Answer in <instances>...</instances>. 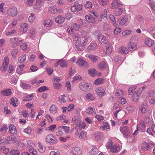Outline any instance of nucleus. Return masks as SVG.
Listing matches in <instances>:
<instances>
[{
  "mask_svg": "<svg viewBox=\"0 0 155 155\" xmlns=\"http://www.w3.org/2000/svg\"><path fill=\"white\" fill-rule=\"evenodd\" d=\"M45 140L47 143L51 145L56 144L58 142L56 137L52 134L48 135L46 137Z\"/></svg>",
  "mask_w": 155,
  "mask_h": 155,
  "instance_id": "1",
  "label": "nucleus"
},
{
  "mask_svg": "<svg viewBox=\"0 0 155 155\" xmlns=\"http://www.w3.org/2000/svg\"><path fill=\"white\" fill-rule=\"evenodd\" d=\"M10 41L11 43L13 44L12 46L13 48L18 46L23 41L22 39L18 37L11 38L10 39Z\"/></svg>",
  "mask_w": 155,
  "mask_h": 155,
  "instance_id": "2",
  "label": "nucleus"
},
{
  "mask_svg": "<svg viewBox=\"0 0 155 155\" xmlns=\"http://www.w3.org/2000/svg\"><path fill=\"white\" fill-rule=\"evenodd\" d=\"M18 13L17 8L15 7H12L7 9L6 13L8 16L14 17L16 16Z\"/></svg>",
  "mask_w": 155,
  "mask_h": 155,
  "instance_id": "3",
  "label": "nucleus"
},
{
  "mask_svg": "<svg viewBox=\"0 0 155 155\" xmlns=\"http://www.w3.org/2000/svg\"><path fill=\"white\" fill-rule=\"evenodd\" d=\"M120 129L125 137H127L130 136V132L127 127H121Z\"/></svg>",
  "mask_w": 155,
  "mask_h": 155,
  "instance_id": "4",
  "label": "nucleus"
},
{
  "mask_svg": "<svg viewBox=\"0 0 155 155\" xmlns=\"http://www.w3.org/2000/svg\"><path fill=\"white\" fill-rule=\"evenodd\" d=\"M82 8V5L77 2H75L73 6L71 8L72 12H75L76 11H79L81 10Z\"/></svg>",
  "mask_w": 155,
  "mask_h": 155,
  "instance_id": "5",
  "label": "nucleus"
},
{
  "mask_svg": "<svg viewBox=\"0 0 155 155\" xmlns=\"http://www.w3.org/2000/svg\"><path fill=\"white\" fill-rule=\"evenodd\" d=\"M9 63V59L7 57H5L3 61V64L0 67V70L3 72L6 71L8 68Z\"/></svg>",
  "mask_w": 155,
  "mask_h": 155,
  "instance_id": "6",
  "label": "nucleus"
},
{
  "mask_svg": "<svg viewBox=\"0 0 155 155\" xmlns=\"http://www.w3.org/2000/svg\"><path fill=\"white\" fill-rule=\"evenodd\" d=\"M146 125L145 122L143 121H140L137 126V130L140 132H144L145 131Z\"/></svg>",
  "mask_w": 155,
  "mask_h": 155,
  "instance_id": "7",
  "label": "nucleus"
},
{
  "mask_svg": "<svg viewBox=\"0 0 155 155\" xmlns=\"http://www.w3.org/2000/svg\"><path fill=\"white\" fill-rule=\"evenodd\" d=\"M81 149L78 147H74L71 152V155H79L82 153Z\"/></svg>",
  "mask_w": 155,
  "mask_h": 155,
  "instance_id": "8",
  "label": "nucleus"
},
{
  "mask_svg": "<svg viewBox=\"0 0 155 155\" xmlns=\"http://www.w3.org/2000/svg\"><path fill=\"white\" fill-rule=\"evenodd\" d=\"M128 19L127 16L126 15L120 18L117 21V25L119 26L123 25L127 21Z\"/></svg>",
  "mask_w": 155,
  "mask_h": 155,
  "instance_id": "9",
  "label": "nucleus"
},
{
  "mask_svg": "<svg viewBox=\"0 0 155 155\" xmlns=\"http://www.w3.org/2000/svg\"><path fill=\"white\" fill-rule=\"evenodd\" d=\"M90 85L85 82H82L79 84L80 89L83 91H85L90 87Z\"/></svg>",
  "mask_w": 155,
  "mask_h": 155,
  "instance_id": "10",
  "label": "nucleus"
},
{
  "mask_svg": "<svg viewBox=\"0 0 155 155\" xmlns=\"http://www.w3.org/2000/svg\"><path fill=\"white\" fill-rule=\"evenodd\" d=\"M72 121L75 124V125H78L80 123L81 124H82L83 125L81 128H84L85 127L86 125L83 122H80L79 118L77 117H74L72 119Z\"/></svg>",
  "mask_w": 155,
  "mask_h": 155,
  "instance_id": "11",
  "label": "nucleus"
},
{
  "mask_svg": "<svg viewBox=\"0 0 155 155\" xmlns=\"http://www.w3.org/2000/svg\"><path fill=\"white\" fill-rule=\"evenodd\" d=\"M86 113L88 114L93 116L96 113L95 108L93 107H87L86 110Z\"/></svg>",
  "mask_w": 155,
  "mask_h": 155,
  "instance_id": "12",
  "label": "nucleus"
},
{
  "mask_svg": "<svg viewBox=\"0 0 155 155\" xmlns=\"http://www.w3.org/2000/svg\"><path fill=\"white\" fill-rule=\"evenodd\" d=\"M141 93L140 89L136 91L132 96V100L133 101L136 102L140 98Z\"/></svg>",
  "mask_w": 155,
  "mask_h": 155,
  "instance_id": "13",
  "label": "nucleus"
},
{
  "mask_svg": "<svg viewBox=\"0 0 155 155\" xmlns=\"http://www.w3.org/2000/svg\"><path fill=\"white\" fill-rule=\"evenodd\" d=\"M95 91L96 94L99 96H102L105 94L104 89L102 87H98Z\"/></svg>",
  "mask_w": 155,
  "mask_h": 155,
  "instance_id": "14",
  "label": "nucleus"
},
{
  "mask_svg": "<svg viewBox=\"0 0 155 155\" xmlns=\"http://www.w3.org/2000/svg\"><path fill=\"white\" fill-rule=\"evenodd\" d=\"M84 45H83L82 43H81V41H78L76 42L74 48H76L77 51H79L82 50L84 48Z\"/></svg>",
  "mask_w": 155,
  "mask_h": 155,
  "instance_id": "15",
  "label": "nucleus"
},
{
  "mask_svg": "<svg viewBox=\"0 0 155 155\" xmlns=\"http://www.w3.org/2000/svg\"><path fill=\"white\" fill-rule=\"evenodd\" d=\"M28 25L25 23H22L21 24L20 26V30L24 33H25L28 30Z\"/></svg>",
  "mask_w": 155,
  "mask_h": 155,
  "instance_id": "16",
  "label": "nucleus"
},
{
  "mask_svg": "<svg viewBox=\"0 0 155 155\" xmlns=\"http://www.w3.org/2000/svg\"><path fill=\"white\" fill-rule=\"evenodd\" d=\"M103 137V134L100 132L97 131L94 132L93 134V137L95 140L97 141L100 140Z\"/></svg>",
  "mask_w": 155,
  "mask_h": 155,
  "instance_id": "17",
  "label": "nucleus"
},
{
  "mask_svg": "<svg viewBox=\"0 0 155 155\" xmlns=\"http://www.w3.org/2000/svg\"><path fill=\"white\" fill-rule=\"evenodd\" d=\"M111 6L110 8L114 9L117 7H121L122 5V4L118 2L116 0H114L111 4Z\"/></svg>",
  "mask_w": 155,
  "mask_h": 155,
  "instance_id": "18",
  "label": "nucleus"
},
{
  "mask_svg": "<svg viewBox=\"0 0 155 155\" xmlns=\"http://www.w3.org/2000/svg\"><path fill=\"white\" fill-rule=\"evenodd\" d=\"M99 42L101 44L106 43L107 38L106 37L102 34L99 35L98 37L97 38Z\"/></svg>",
  "mask_w": 155,
  "mask_h": 155,
  "instance_id": "19",
  "label": "nucleus"
},
{
  "mask_svg": "<svg viewBox=\"0 0 155 155\" xmlns=\"http://www.w3.org/2000/svg\"><path fill=\"white\" fill-rule=\"evenodd\" d=\"M77 63L81 66L87 67L88 65L86 61L81 58L77 60Z\"/></svg>",
  "mask_w": 155,
  "mask_h": 155,
  "instance_id": "20",
  "label": "nucleus"
},
{
  "mask_svg": "<svg viewBox=\"0 0 155 155\" xmlns=\"http://www.w3.org/2000/svg\"><path fill=\"white\" fill-rule=\"evenodd\" d=\"M58 129H61L64 133V135L69 133L70 131V127L68 126H61L59 127Z\"/></svg>",
  "mask_w": 155,
  "mask_h": 155,
  "instance_id": "21",
  "label": "nucleus"
},
{
  "mask_svg": "<svg viewBox=\"0 0 155 155\" xmlns=\"http://www.w3.org/2000/svg\"><path fill=\"white\" fill-rule=\"evenodd\" d=\"M53 23L52 20L50 19H47L44 21L43 22V25L46 27H50Z\"/></svg>",
  "mask_w": 155,
  "mask_h": 155,
  "instance_id": "22",
  "label": "nucleus"
},
{
  "mask_svg": "<svg viewBox=\"0 0 155 155\" xmlns=\"http://www.w3.org/2000/svg\"><path fill=\"white\" fill-rule=\"evenodd\" d=\"M1 93L2 95L9 96L11 94L12 92L11 89L8 88L2 90L1 91Z\"/></svg>",
  "mask_w": 155,
  "mask_h": 155,
  "instance_id": "23",
  "label": "nucleus"
},
{
  "mask_svg": "<svg viewBox=\"0 0 155 155\" xmlns=\"http://www.w3.org/2000/svg\"><path fill=\"white\" fill-rule=\"evenodd\" d=\"M107 66V65L104 61H102L99 63L97 65V68L101 70H102L105 68Z\"/></svg>",
  "mask_w": 155,
  "mask_h": 155,
  "instance_id": "24",
  "label": "nucleus"
},
{
  "mask_svg": "<svg viewBox=\"0 0 155 155\" xmlns=\"http://www.w3.org/2000/svg\"><path fill=\"white\" fill-rule=\"evenodd\" d=\"M124 92L123 91L120 89H118L116 92L115 93V96L116 97L118 98L122 97L124 96Z\"/></svg>",
  "mask_w": 155,
  "mask_h": 155,
  "instance_id": "25",
  "label": "nucleus"
},
{
  "mask_svg": "<svg viewBox=\"0 0 155 155\" xmlns=\"http://www.w3.org/2000/svg\"><path fill=\"white\" fill-rule=\"evenodd\" d=\"M60 10L58 9L56 6H52L48 9V12L54 14L58 12H59Z\"/></svg>",
  "mask_w": 155,
  "mask_h": 155,
  "instance_id": "26",
  "label": "nucleus"
},
{
  "mask_svg": "<svg viewBox=\"0 0 155 155\" xmlns=\"http://www.w3.org/2000/svg\"><path fill=\"white\" fill-rule=\"evenodd\" d=\"M97 45L96 42H92L88 46L87 49L88 51H90L96 49Z\"/></svg>",
  "mask_w": 155,
  "mask_h": 155,
  "instance_id": "27",
  "label": "nucleus"
},
{
  "mask_svg": "<svg viewBox=\"0 0 155 155\" xmlns=\"http://www.w3.org/2000/svg\"><path fill=\"white\" fill-rule=\"evenodd\" d=\"M60 64L61 66L62 67H67V66L66 62L63 60H60L57 61L55 65L56 66Z\"/></svg>",
  "mask_w": 155,
  "mask_h": 155,
  "instance_id": "28",
  "label": "nucleus"
},
{
  "mask_svg": "<svg viewBox=\"0 0 155 155\" xmlns=\"http://www.w3.org/2000/svg\"><path fill=\"white\" fill-rule=\"evenodd\" d=\"M128 48L130 51H133L137 48L135 44L133 42H130L128 44Z\"/></svg>",
  "mask_w": 155,
  "mask_h": 155,
  "instance_id": "29",
  "label": "nucleus"
},
{
  "mask_svg": "<svg viewBox=\"0 0 155 155\" xmlns=\"http://www.w3.org/2000/svg\"><path fill=\"white\" fill-rule=\"evenodd\" d=\"M154 44V41L148 38L145 39V44L148 46H151Z\"/></svg>",
  "mask_w": 155,
  "mask_h": 155,
  "instance_id": "30",
  "label": "nucleus"
},
{
  "mask_svg": "<svg viewBox=\"0 0 155 155\" xmlns=\"http://www.w3.org/2000/svg\"><path fill=\"white\" fill-rule=\"evenodd\" d=\"M64 17L59 15L55 18V21L56 23L61 24L64 21Z\"/></svg>",
  "mask_w": 155,
  "mask_h": 155,
  "instance_id": "31",
  "label": "nucleus"
},
{
  "mask_svg": "<svg viewBox=\"0 0 155 155\" xmlns=\"http://www.w3.org/2000/svg\"><path fill=\"white\" fill-rule=\"evenodd\" d=\"M119 51L122 54H127L128 53V49L126 47L122 46L119 49Z\"/></svg>",
  "mask_w": 155,
  "mask_h": 155,
  "instance_id": "32",
  "label": "nucleus"
},
{
  "mask_svg": "<svg viewBox=\"0 0 155 155\" xmlns=\"http://www.w3.org/2000/svg\"><path fill=\"white\" fill-rule=\"evenodd\" d=\"M9 130L11 134H16L17 133L16 127L12 124H11L9 126Z\"/></svg>",
  "mask_w": 155,
  "mask_h": 155,
  "instance_id": "33",
  "label": "nucleus"
},
{
  "mask_svg": "<svg viewBox=\"0 0 155 155\" xmlns=\"http://www.w3.org/2000/svg\"><path fill=\"white\" fill-rule=\"evenodd\" d=\"M10 103L14 107H17L18 105V102L17 99L15 97L12 98L10 100Z\"/></svg>",
  "mask_w": 155,
  "mask_h": 155,
  "instance_id": "34",
  "label": "nucleus"
},
{
  "mask_svg": "<svg viewBox=\"0 0 155 155\" xmlns=\"http://www.w3.org/2000/svg\"><path fill=\"white\" fill-rule=\"evenodd\" d=\"M150 144L148 143L144 142L141 145V147L143 150H148L150 147Z\"/></svg>",
  "mask_w": 155,
  "mask_h": 155,
  "instance_id": "35",
  "label": "nucleus"
},
{
  "mask_svg": "<svg viewBox=\"0 0 155 155\" xmlns=\"http://www.w3.org/2000/svg\"><path fill=\"white\" fill-rule=\"evenodd\" d=\"M125 9L123 8H117L116 9L115 14L117 16L120 15L124 12Z\"/></svg>",
  "mask_w": 155,
  "mask_h": 155,
  "instance_id": "36",
  "label": "nucleus"
},
{
  "mask_svg": "<svg viewBox=\"0 0 155 155\" xmlns=\"http://www.w3.org/2000/svg\"><path fill=\"white\" fill-rule=\"evenodd\" d=\"M49 111L51 113L54 114L57 112V108L55 105H52L50 107Z\"/></svg>",
  "mask_w": 155,
  "mask_h": 155,
  "instance_id": "37",
  "label": "nucleus"
},
{
  "mask_svg": "<svg viewBox=\"0 0 155 155\" xmlns=\"http://www.w3.org/2000/svg\"><path fill=\"white\" fill-rule=\"evenodd\" d=\"M89 59L93 62H94L97 61L98 58L95 55L90 54L88 56Z\"/></svg>",
  "mask_w": 155,
  "mask_h": 155,
  "instance_id": "38",
  "label": "nucleus"
},
{
  "mask_svg": "<svg viewBox=\"0 0 155 155\" xmlns=\"http://www.w3.org/2000/svg\"><path fill=\"white\" fill-rule=\"evenodd\" d=\"M6 143L8 144L15 141V138L12 136H10L8 137L5 140Z\"/></svg>",
  "mask_w": 155,
  "mask_h": 155,
  "instance_id": "39",
  "label": "nucleus"
},
{
  "mask_svg": "<svg viewBox=\"0 0 155 155\" xmlns=\"http://www.w3.org/2000/svg\"><path fill=\"white\" fill-rule=\"evenodd\" d=\"M26 54H23L19 58L18 61L21 63H25L26 60Z\"/></svg>",
  "mask_w": 155,
  "mask_h": 155,
  "instance_id": "40",
  "label": "nucleus"
},
{
  "mask_svg": "<svg viewBox=\"0 0 155 155\" xmlns=\"http://www.w3.org/2000/svg\"><path fill=\"white\" fill-rule=\"evenodd\" d=\"M85 19L87 20L88 21L89 23H93L95 22V19L96 18H94L93 17H91L89 16V15H86L85 16Z\"/></svg>",
  "mask_w": 155,
  "mask_h": 155,
  "instance_id": "41",
  "label": "nucleus"
},
{
  "mask_svg": "<svg viewBox=\"0 0 155 155\" xmlns=\"http://www.w3.org/2000/svg\"><path fill=\"white\" fill-rule=\"evenodd\" d=\"M96 72V70L94 68L90 69L88 70L89 74L92 77H94L95 76Z\"/></svg>",
  "mask_w": 155,
  "mask_h": 155,
  "instance_id": "42",
  "label": "nucleus"
},
{
  "mask_svg": "<svg viewBox=\"0 0 155 155\" xmlns=\"http://www.w3.org/2000/svg\"><path fill=\"white\" fill-rule=\"evenodd\" d=\"M149 2L150 7L155 11V0H149Z\"/></svg>",
  "mask_w": 155,
  "mask_h": 155,
  "instance_id": "43",
  "label": "nucleus"
},
{
  "mask_svg": "<svg viewBox=\"0 0 155 155\" xmlns=\"http://www.w3.org/2000/svg\"><path fill=\"white\" fill-rule=\"evenodd\" d=\"M24 66L25 65L24 64L19 65L18 67L16 69L17 72L18 74H22V71L23 70V68Z\"/></svg>",
  "mask_w": 155,
  "mask_h": 155,
  "instance_id": "44",
  "label": "nucleus"
},
{
  "mask_svg": "<svg viewBox=\"0 0 155 155\" xmlns=\"http://www.w3.org/2000/svg\"><path fill=\"white\" fill-rule=\"evenodd\" d=\"M110 127L109 124L106 122H104L103 123V126L100 127V129L102 130H107Z\"/></svg>",
  "mask_w": 155,
  "mask_h": 155,
  "instance_id": "45",
  "label": "nucleus"
},
{
  "mask_svg": "<svg viewBox=\"0 0 155 155\" xmlns=\"http://www.w3.org/2000/svg\"><path fill=\"white\" fill-rule=\"evenodd\" d=\"M9 82L14 84H15L17 82V80L15 76L14 75L11 77L9 80Z\"/></svg>",
  "mask_w": 155,
  "mask_h": 155,
  "instance_id": "46",
  "label": "nucleus"
},
{
  "mask_svg": "<svg viewBox=\"0 0 155 155\" xmlns=\"http://www.w3.org/2000/svg\"><path fill=\"white\" fill-rule=\"evenodd\" d=\"M109 44L108 46L106 48V52L107 54H109L111 53L112 51V46L111 44L108 43Z\"/></svg>",
  "mask_w": 155,
  "mask_h": 155,
  "instance_id": "47",
  "label": "nucleus"
},
{
  "mask_svg": "<svg viewBox=\"0 0 155 155\" xmlns=\"http://www.w3.org/2000/svg\"><path fill=\"white\" fill-rule=\"evenodd\" d=\"M103 28L104 31H108L110 30V27L109 24L104 23L103 26Z\"/></svg>",
  "mask_w": 155,
  "mask_h": 155,
  "instance_id": "48",
  "label": "nucleus"
},
{
  "mask_svg": "<svg viewBox=\"0 0 155 155\" xmlns=\"http://www.w3.org/2000/svg\"><path fill=\"white\" fill-rule=\"evenodd\" d=\"M136 108L134 106H129L127 107L126 110L129 112H132L135 110Z\"/></svg>",
  "mask_w": 155,
  "mask_h": 155,
  "instance_id": "49",
  "label": "nucleus"
},
{
  "mask_svg": "<svg viewBox=\"0 0 155 155\" xmlns=\"http://www.w3.org/2000/svg\"><path fill=\"white\" fill-rule=\"evenodd\" d=\"M21 87L24 89H28L31 87V85L26 83L22 82L21 84Z\"/></svg>",
  "mask_w": 155,
  "mask_h": 155,
  "instance_id": "50",
  "label": "nucleus"
},
{
  "mask_svg": "<svg viewBox=\"0 0 155 155\" xmlns=\"http://www.w3.org/2000/svg\"><path fill=\"white\" fill-rule=\"evenodd\" d=\"M109 18L112 22V24L113 25L115 26L116 25V22L114 17L113 15H109Z\"/></svg>",
  "mask_w": 155,
  "mask_h": 155,
  "instance_id": "51",
  "label": "nucleus"
},
{
  "mask_svg": "<svg viewBox=\"0 0 155 155\" xmlns=\"http://www.w3.org/2000/svg\"><path fill=\"white\" fill-rule=\"evenodd\" d=\"M97 1L101 5H106L108 3V0H97Z\"/></svg>",
  "mask_w": 155,
  "mask_h": 155,
  "instance_id": "52",
  "label": "nucleus"
},
{
  "mask_svg": "<svg viewBox=\"0 0 155 155\" xmlns=\"http://www.w3.org/2000/svg\"><path fill=\"white\" fill-rule=\"evenodd\" d=\"M86 98L89 101H92L94 100V97L93 95L90 94L88 93L86 95Z\"/></svg>",
  "mask_w": 155,
  "mask_h": 155,
  "instance_id": "53",
  "label": "nucleus"
},
{
  "mask_svg": "<svg viewBox=\"0 0 155 155\" xmlns=\"http://www.w3.org/2000/svg\"><path fill=\"white\" fill-rule=\"evenodd\" d=\"M118 102L122 104H124L127 103L126 100L123 97H121L118 99Z\"/></svg>",
  "mask_w": 155,
  "mask_h": 155,
  "instance_id": "54",
  "label": "nucleus"
},
{
  "mask_svg": "<svg viewBox=\"0 0 155 155\" xmlns=\"http://www.w3.org/2000/svg\"><path fill=\"white\" fill-rule=\"evenodd\" d=\"M103 82V79L101 78H100L96 79L94 82L95 84H99Z\"/></svg>",
  "mask_w": 155,
  "mask_h": 155,
  "instance_id": "55",
  "label": "nucleus"
},
{
  "mask_svg": "<svg viewBox=\"0 0 155 155\" xmlns=\"http://www.w3.org/2000/svg\"><path fill=\"white\" fill-rule=\"evenodd\" d=\"M35 16L32 14H31L28 17V21L29 22H33L35 19Z\"/></svg>",
  "mask_w": 155,
  "mask_h": 155,
  "instance_id": "56",
  "label": "nucleus"
},
{
  "mask_svg": "<svg viewBox=\"0 0 155 155\" xmlns=\"http://www.w3.org/2000/svg\"><path fill=\"white\" fill-rule=\"evenodd\" d=\"M67 31L68 33L69 34H73L74 33L75 31L73 29L72 27H69L67 28Z\"/></svg>",
  "mask_w": 155,
  "mask_h": 155,
  "instance_id": "57",
  "label": "nucleus"
},
{
  "mask_svg": "<svg viewBox=\"0 0 155 155\" xmlns=\"http://www.w3.org/2000/svg\"><path fill=\"white\" fill-rule=\"evenodd\" d=\"M71 26L72 27V28H73V29L74 30V31H77L79 28L80 26L79 24H78L77 23H74Z\"/></svg>",
  "mask_w": 155,
  "mask_h": 155,
  "instance_id": "58",
  "label": "nucleus"
},
{
  "mask_svg": "<svg viewBox=\"0 0 155 155\" xmlns=\"http://www.w3.org/2000/svg\"><path fill=\"white\" fill-rule=\"evenodd\" d=\"M65 97L64 95H61L59 97V101L61 103H64L66 101L64 100V97Z\"/></svg>",
  "mask_w": 155,
  "mask_h": 155,
  "instance_id": "59",
  "label": "nucleus"
},
{
  "mask_svg": "<svg viewBox=\"0 0 155 155\" xmlns=\"http://www.w3.org/2000/svg\"><path fill=\"white\" fill-rule=\"evenodd\" d=\"M33 97V95L31 94L27 95L25 99L24 100V101H28L31 100L32 99Z\"/></svg>",
  "mask_w": 155,
  "mask_h": 155,
  "instance_id": "60",
  "label": "nucleus"
},
{
  "mask_svg": "<svg viewBox=\"0 0 155 155\" xmlns=\"http://www.w3.org/2000/svg\"><path fill=\"white\" fill-rule=\"evenodd\" d=\"M20 152L18 150L12 149L10 152V154L12 155H15L18 153H19Z\"/></svg>",
  "mask_w": 155,
  "mask_h": 155,
  "instance_id": "61",
  "label": "nucleus"
},
{
  "mask_svg": "<svg viewBox=\"0 0 155 155\" xmlns=\"http://www.w3.org/2000/svg\"><path fill=\"white\" fill-rule=\"evenodd\" d=\"M32 130V129L31 127H28L24 130V132L26 134H29L31 133Z\"/></svg>",
  "mask_w": 155,
  "mask_h": 155,
  "instance_id": "62",
  "label": "nucleus"
},
{
  "mask_svg": "<svg viewBox=\"0 0 155 155\" xmlns=\"http://www.w3.org/2000/svg\"><path fill=\"white\" fill-rule=\"evenodd\" d=\"M36 33V30L35 28H32L30 31L29 34L30 36L32 38L33 37Z\"/></svg>",
  "mask_w": 155,
  "mask_h": 155,
  "instance_id": "63",
  "label": "nucleus"
},
{
  "mask_svg": "<svg viewBox=\"0 0 155 155\" xmlns=\"http://www.w3.org/2000/svg\"><path fill=\"white\" fill-rule=\"evenodd\" d=\"M60 152L58 150L52 151L51 152L49 155H60Z\"/></svg>",
  "mask_w": 155,
  "mask_h": 155,
  "instance_id": "64",
  "label": "nucleus"
}]
</instances>
